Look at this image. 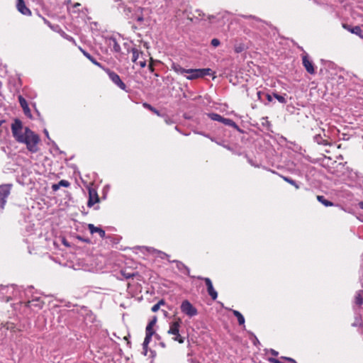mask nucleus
Masks as SVG:
<instances>
[{"label":"nucleus","mask_w":363,"mask_h":363,"mask_svg":"<svg viewBox=\"0 0 363 363\" xmlns=\"http://www.w3.org/2000/svg\"><path fill=\"white\" fill-rule=\"evenodd\" d=\"M33 289L32 286H29L23 290V299H21L19 302L32 310L41 309L44 305V301L40 296L33 295Z\"/></svg>","instance_id":"nucleus-1"},{"label":"nucleus","mask_w":363,"mask_h":363,"mask_svg":"<svg viewBox=\"0 0 363 363\" xmlns=\"http://www.w3.org/2000/svg\"><path fill=\"white\" fill-rule=\"evenodd\" d=\"M23 290L16 288L14 285L0 286V299L8 302L13 298L23 299Z\"/></svg>","instance_id":"nucleus-2"},{"label":"nucleus","mask_w":363,"mask_h":363,"mask_svg":"<svg viewBox=\"0 0 363 363\" xmlns=\"http://www.w3.org/2000/svg\"><path fill=\"white\" fill-rule=\"evenodd\" d=\"M40 142L39 136L28 128L24 129V136L20 142L26 145L27 149L33 153L38 151V144Z\"/></svg>","instance_id":"nucleus-3"},{"label":"nucleus","mask_w":363,"mask_h":363,"mask_svg":"<svg viewBox=\"0 0 363 363\" xmlns=\"http://www.w3.org/2000/svg\"><path fill=\"white\" fill-rule=\"evenodd\" d=\"M211 72L210 68L203 69H188L186 78L189 80H194L196 79L201 78L204 76L209 75Z\"/></svg>","instance_id":"nucleus-4"},{"label":"nucleus","mask_w":363,"mask_h":363,"mask_svg":"<svg viewBox=\"0 0 363 363\" xmlns=\"http://www.w3.org/2000/svg\"><path fill=\"white\" fill-rule=\"evenodd\" d=\"M104 70L106 72V73L108 74L109 79L111 80V82L114 84H116L121 89L128 91L126 90V85L121 80L120 76L117 73L109 69L108 68H104Z\"/></svg>","instance_id":"nucleus-5"},{"label":"nucleus","mask_w":363,"mask_h":363,"mask_svg":"<svg viewBox=\"0 0 363 363\" xmlns=\"http://www.w3.org/2000/svg\"><path fill=\"white\" fill-rule=\"evenodd\" d=\"M11 130L13 137L20 143L24 136V131L23 132V125L20 120L16 119L11 125Z\"/></svg>","instance_id":"nucleus-6"},{"label":"nucleus","mask_w":363,"mask_h":363,"mask_svg":"<svg viewBox=\"0 0 363 363\" xmlns=\"http://www.w3.org/2000/svg\"><path fill=\"white\" fill-rule=\"evenodd\" d=\"M12 184H5L0 185V208L3 210L6 203V199L10 195Z\"/></svg>","instance_id":"nucleus-7"},{"label":"nucleus","mask_w":363,"mask_h":363,"mask_svg":"<svg viewBox=\"0 0 363 363\" xmlns=\"http://www.w3.org/2000/svg\"><path fill=\"white\" fill-rule=\"evenodd\" d=\"M180 309L184 314L189 318L194 317L198 314L197 309L188 300H184L182 302Z\"/></svg>","instance_id":"nucleus-8"},{"label":"nucleus","mask_w":363,"mask_h":363,"mask_svg":"<svg viewBox=\"0 0 363 363\" xmlns=\"http://www.w3.org/2000/svg\"><path fill=\"white\" fill-rule=\"evenodd\" d=\"M193 277L196 278V277ZM196 279H200V280H203L205 281L208 295L211 297V298L213 300H216L218 297V293L213 288L211 280L208 277H199V276L197 277Z\"/></svg>","instance_id":"nucleus-9"},{"label":"nucleus","mask_w":363,"mask_h":363,"mask_svg":"<svg viewBox=\"0 0 363 363\" xmlns=\"http://www.w3.org/2000/svg\"><path fill=\"white\" fill-rule=\"evenodd\" d=\"M302 64L305 67L306 70L311 74H314L315 71L314 69L313 62L309 59L307 53H304L302 55Z\"/></svg>","instance_id":"nucleus-10"},{"label":"nucleus","mask_w":363,"mask_h":363,"mask_svg":"<svg viewBox=\"0 0 363 363\" xmlns=\"http://www.w3.org/2000/svg\"><path fill=\"white\" fill-rule=\"evenodd\" d=\"M182 324L181 318H177L174 322L169 323V328L167 333L171 335H177L179 333V328Z\"/></svg>","instance_id":"nucleus-11"},{"label":"nucleus","mask_w":363,"mask_h":363,"mask_svg":"<svg viewBox=\"0 0 363 363\" xmlns=\"http://www.w3.org/2000/svg\"><path fill=\"white\" fill-rule=\"evenodd\" d=\"M106 43L108 47L115 52L119 53L121 50L120 45L118 43L116 39L113 37H108L106 38Z\"/></svg>","instance_id":"nucleus-12"},{"label":"nucleus","mask_w":363,"mask_h":363,"mask_svg":"<svg viewBox=\"0 0 363 363\" xmlns=\"http://www.w3.org/2000/svg\"><path fill=\"white\" fill-rule=\"evenodd\" d=\"M16 8H17L18 11L23 15H25V16H30L31 15V11L26 6L24 0H17Z\"/></svg>","instance_id":"nucleus-13"},{"label":"nucleus","mask_w":363,"mask_h":363,"mask_svg":"<svg viewBox=\"0 0 363 363\" xmlns=\"http://www.w3.org/2000/svg\"><path fill=\"white\" fill-rule=\"evenodd\" d=\"M18 101L19 104L23 108L24 114L29 118H32L31 111L28 107V104L27 103V101L21 96H18Z\"/></svg>","instance_id":"nucleus-14"},{"label":"nucleus","mask_w":363,"mask_h":363,"mask_svg":"<svg viewBox=\"0 0 363 363\" xmlns=\"http://www.w3.org/2000/svg\"><path fill=\"white\" fill-rule=\"evenodd\" d=\"M169 262L175 263L177 269L179 272H181L182 273H183L187 276H190V269L184 263H182V262H180L179 260H173V261L169 260Z\"/></svg>","instance_id":"nucleus-15"},{"label":"nucleus","mask_w":363,"mask_h":363,"mask_svg":"<svg viewBox=\"0 0 363 363\" xmlns=\"http://www.w3.org/2000/svg\"><path fill=\"white\" fill-rule=\"evenodd\" d=\"M89 198L87 203L89 207L93 206L95 203L99 201V199L96 191L89 189Z\"/></svg>","instance_id":"nucleus-16"},{"label":"nucleus","mask_w":363,"mask_h":363,"mask_svg":"<svg viewBox=\"0 0 363 363\" xmlns=\"http://www.w3.org/2000/svg\"><path fill=\"white\" fill-rule=\"evenodd\" d=\"M88 229L89 230L91 234L96 233H99L100 238H104L106 236L105 231L102 228L95 226L94 224H88Z\"/></svg>","instance_id":"nucleus-17"},{"label":"nucleus","mask_w":363,"mask_h":363,"mask_svg":"<svg viewBox=\"0 0 363 363\" xmlns=\"http://www.w3.org/2000/svg\"><path fill=\"white\" fill-rule=\"evenodd\" d=\"M320 130L323 133V136L320 133H317L313 137V140L318 145H328V143L324 139V137H325V130L324 129H320Z\"/></svg>","instance_id":"nucleus-18"},{"label":"nucleus","mask_w":363,"mask_h":363,"mask_svg":"<svg viewBox=\"0 0 363 363\" xmlns=\"http://www.w3.org/2000/svg\"><path fill=\"white\" fill-rule=\"evenodd\" d=\"M80 50L82 52L83 55L87 59H89L93 64H94L95 65H96L104 69V67L102 66V65L101 63H99V62H97V60L93 56H91L89 52H87L86 51H85L84 50H83L82 48H80Z\"/></svg>","instance_id":"nucleus-19"},{"label":"nucleus","mask_w":363,"mask_h":363,"mask_svg":"<svg viewBox=\"0 0 363 363\" xmlns=\"http://www.w3.org/2000/svg\"><path fill=\"white\" fill-rule=\"evenodd\" d=\"M157 318L154 317V318L147 324L145 328V335L152 336L154 334L153 326L156 323Z\"/></svg>","instance_id":"nucleus-20"},{"label":"nucleus","mask_w":363,"mask_h":363,"mask_svg":"<svg viewBox=\"0 0 363 363\" xmlns=\"http://www.w3.org/2000/svg\"><path fill=\"white\" fill-rule=\"evenodd\" d=\"M130 51H131V52L133 54V57H132L133 62L135 63V64H138V60L140 58V55H143V52L138 50L135 48H131Z\"/></svg>","instance_id":"nucleus-21"},{"label":"nucleus","mask_w":363,"mask_h":363,"mask_svg":"<svg viewBox=\"0 0 363 363\" xmlns=\"http://www.w3.org/2000/svg\"><path fill=\"white\" fill-rule=\"evenodd\" d=\"M172 69L178 74H187L188 69H184L178 64H173L172 66Z\"/></svg>","instance_id":"nucleus-22"},{"label":"nucleus","mask_w":363,"mask_h":363,"mask_svg":"<svg viewBox=\"0 0 363 363\" xmlns=\"http://www.w3.org/2000/svg\"><path fill=\"white\" fill-rule=\"evenodd\" d=\"M221 123H223L225 125L233 127L237 130H240L238 125L231 119L223 118L221 121Z\"/></svg>","instance_id":"nucleus-23"},{"label":"nucleus","mask_w":363,"mask_h":363,"mask_svg":"<svg viewBox=\"0 0 363 363\" xmlns=\"http://www.w3.org/2000/svg\"><path fill=\"white\" fill-rule=\"evenodd\" d=\"M152 336H151V335H145V337L143 343V349L144 350V352H143L144 355H147L148 345L152 340Z\"/></svg>","instance_id":"nucleus-24"},{"label":"nucleus","mask_w":363,"mask_h":363,"mask_svg":"<svg viewBox=\"0 0 363 363\" xmlns=\"http://www.w3.org/2000/svg\"><path fill=\"white\" fill-rule=\"evenodd\" d=\"M233 315L238 318L239 325L245 326V318L238 311L233 310Z\"/></svg>","instance_id":"nucleus-25"},{"label":"nucleus","mask_w":363,"mask_h":363,"mask_svg":"<svg viewBox=\"0 0 363 363\" xmlns=\"http://www.w3.org/2000/svg\"><path fill=\"white\" fill-rule=\"evenodd\" d=\"M317 199L319 202H320L323 205H324L326 207L333 206L334 205L333 202L325 199V198L323 196L318 195L317 196Z\"/></svg>","instance_id":"nucleus-26"},{"label":"nucleus","mask_w":363,"mask_h":363,"mask_svg":"<svg viewBox=\"0 0 363 363\" xmlns=\"http://www.w3.org/2000/svg\"><path fill=\"white\" fill-rule=\"evenodd\" d=\"M207 116L212 121H218L220 123L223 119V116H221L220 115L216 113H207Z\"/></svg>","instance_id":"nucleus-27"},{"label":"nucleus","mask_w":363,"mask_h":363,"mask_svg":"<svg viewBox=\"0 0 363 363\" xmlns=\"http://www.w3.org/2000/svg\"><path fill=\"white\" fill-rule=\"evenodd\" d=\"M355 303L358 306L363 304V296L362 291H358L355 295Z\"/></svg>","instance_id":"nucleus-28"},{"label":"nucleus","mask_w":363,"mask_h":363,"mask_svg":"<svg viewBox=\"0 0 363 363\" xmlns=\"http://www.w3.org/2000/svg\"><path fill=\"white\" fill-rule=\"evenodd\" d=\"M281 177L285 182L294 186L296 189H299V185L292 179L287 177H284V176H282Z\"/></svg>","instance_id":"nucleus-29"},{"label":"nucleus","mask_w":363,"mask_h":363,"mask_svg":"<svg viewBox=\"0 0 363 363\" xmlns=\"http://www.w3.org/2000/svg\"><path fill=\"white\" fill-rule=\"evenodd\" d=\"M350 31L352 33H354L355 35H357L359 36H360L361 38H363V36H362V29L360 28L359 26H354L353 28H352Z\"/></svg>","instance_id":"nucleus-30"},{"label":"nucleus","mask_w":363,"mask_h":363,"mask_svg":"<svg viewBox=\"0 0 363 363\" xmlns=\"http://www.w3.org/2000/svg\"><path fill=\"white\" fill-rule=\"evenodd\" d=\"M273 96L281 104L286 103V100L284 96H281V95L278 94L277 93L274 92Z\"/></svg>","instance_id":"nucleus-31"},{"label":"nucleus","mask_w":363,"mask_h":363,"mask_svg":"<svg viewBox=\"0 0 363 363\" xmlns=\"http://www.w3.org/2000/svg\"><path fill=\"white\" fill-rule=\"evenodd\" d=\"M172 340L174 341H176V342H178L180 344H182L184 342V340L185 338L184 337H182L180 333H177V335H173L172 337Z\"/></svg>","instance_id":"nucleus-32"},{"label":"nucleus","mask_w":363,"mask_h":363,"mask_svg":"<svg viewBox=\"0 0 363 363\" xmlns=\"http://www.w3.org/2000/svg\"><path fill=\"white\" fill-rule=\"evenodd\" d=\"M164 301L163 300H160V301H158L156 304H155L152 307V312H157L159 309H160V307L161 305H164Z\"/></svg>","instance_id":"nucleus-33"},{"label":"nucleus","mask_w":363,"mask_h":363,"mask_svg":"<svg viewBox=\"0 0 363 363\" xmlns=\"http://www.w3.org/2000/svg\"><path fill=\"white\" fill-rule=\"evenodd\" d=\"M9 325H4L2 326L0 330H1V335H0V338L3 337V335H6V332L7 330H9Z\"/></svg>","instance_id":"nucleus-34"},{"label":"nucleus","mask_w":363,"mask_h":363,"mask_svg":"<svg viewBox=\"0 0 363 363\" xmlns=\"http://www.w3.org/2000/svg\"><path fill=\"white\" fill-rule=\"evenodd\" d=\"M59 185L60 186L69 187L70 186V183L67 180L62 179L59 182Z\"/></svg>","instance_id":"nucleus-35"},{"label":"nucleus","mask_w":363,"mask_h":363,"mask_svg":"<svg viewBox=\"0 0 363 363\" xmlns=\"http://www.w3.org/2000/svg\"><path fill=\"white\" fill-rule=\"evenodd\" d=\"M157 252L158 253V257H160L161 259H166L169 257V255L166 254L165 252L161 251H157Z\"/></svg>","instance_id":"nucleus-36"},{"label":"nucleus","mask_w":363,"mask_h":363,"mask_svg":"<svg viewBox=\"0 0 363 363\" xmlns=\"http://www.w3.org/2000/svg\"><path fill=\"white\" fill-rule=\"evenodd\" d=\"M211 43L213 47H218L220 44V40L217 38L212 39Z\"/></svg>","instance_id":"nucleus-37"},{"label":"nucleus","mask_w":363,"mask_h":363,"mask_svg":"<svg viewBox=\"0 0 363 363\" xmlns=\"http://www.w3.org/2000/svg\"><path fill=\"white\" fill-rule=\"evenodd\" d=\"M268 361L271 363H284L278 359H275V358H272V357H269L268 359Z\"/></svg>","instance_id":"nucleus-38"},{"label":"nucleus","mask_w":363,"mask_h":363,"mask_svg":"<svg viewBox=\"0 0 363 363\" xmlns=\"http://www.w3.org/2000/svg\"><path fill=\"white\" fill-rule=\"evenodd\" d=\"M137 65H138L141 68H144L146 66V60H139V61H138Z\"/></svg>","instance_id":"nucleus-39"},{"label":"nucleus","mask_w":363,"mask_h":363,"mask_svg":"<svg viewBox=\"0 0 363 363\" xmlns=\"http://www.w3.org/2000/svg\"><path fill=\"white\" fill-rule=\"evenodd\" d=\"M187 361L189 363H200L199 360H197L196 358H193V357L188 358Z\"/></svg>","instance_id":"nucleus-40"},{"label":"nucleus","mask_w":363,"mask_h":363,"mask_svg":"<svg viewBox=\"0 0 363 363\" xmlns=\"http://www.w3.org/2000/svg\"><path fill=\"white\" fill-rule=\"evenodd\" d=\"M143 107L150 110L151 111H152V108H154V107H152L150 104L147 103H143Z\"/></svg>","instance_id":"nucleus-41"},{"label":"nucleus","mask_w":363,"mask_h":363,"mask_svg":"<svg viewBox=\"0 0 363 363\" xmlns=\"http://www.w3.org/2000/svg\"><path fill=\"white\" fill-rule=\"evenodd\" d=\"M281 358L291 363H297L294 359L291 357H281Z\"/></svg>","instance_id":"nucleus-42"},{"label":"nucleus","mask_w":363,"mask_h":363,"mask_svg":"<svg viewBox=\"0 0 363 363\" xmlns=\"http://www.w3.org/2000/svg\"><path fill=\"white\" fill-rule=\"evenodd\" d=\"M60 188V185H59V182L57 184H55L52 186V189L53 191H57Z\"/></svg>","instance_id":"nucleus-43"},{"label":"nucleus","mask_w":363,"mask_h":363,"mask_svg":"<svg viewBox=\"0 0 363 363\" xmlns=\"http://www.w3.org/2000/svg\"><path fill=\"white\" fill-rule=\"evenodd\" d=\"M164 121L167 124H171L172 123V121L171 120V118L168 116H166L165 118H164Z\"/></svg>","instance_id":"nucleus-44"},{"label":"nucleus","mask_w":363,"mask_h":363,"mask_svg":"<svg viewBox=\"0 0 363 363\" xmlns=\"http://www.w3.org/2000/svg\"><path fill=\"white\" fill-rule=\"evenodd\" d=\"M269 352L274 356H277L279 354L278 352L274 349H270Z\"/></svg>","instance_id":"nucleus-45"},{"label":"nucleus","mask_w":363,"mask_h":363,"mask_svg":"<svg viewBox=\"0 0 363 363\" xmlns=\"http://www.w3.org/2000/svg\"><path fill=\"white\" fill-rule=\"evenodd\" d=\"M124 277L126 278V279H130V278H132L133 277L134 274H130V273H128V274H123Z\"/></svg>","instance_id":"nucleus-46"},{"label":"nucleus","mask_w":363,"mask_h":363,"mask_svg":"<svg viewBox=\"0 0 363 363\" xmlns=\"http://www.w3.org/2000/svg\"><path fill=\"white\" fill-rule=\"evenodd\" d=\"M144 20L143 16H139L136 17V21L138 22H143Z\"/></svg>","instance_id":"nucleus-47"},{"label":"nucleus","mask_w":363,"mask_h":363,"mask_svg":"<svg viewBox=\"0 0 363 363\" xmlns=\"http://www.w3.org/2000/svg\"><path fill=\"white\" fill-rule=\"evenodd\" d=\"M266 97H267V99L268 100V101L270 102L272 101V96L271 94H267Z\"/></svg>","instance_id":"nucleus-48"},{"label":"nucleus","mask_w":363,"mask_h":363,"mask_svg":"<svg viewBox=\"0 0 363 363\" xmlns=\"http://www.w3.org/2000/svg\"><path fill=\"white\" fill-rule=\"evenodd\" d=\"M262 94V92L261 91H258L257 92V97H258L259 99H261Z\"/></svg>","instance_id":"nucleus-49"},{"label":"nucleus","mask_w":363,"mask_h":363,"mask_svg":"<svg viewBox=\"0 0 363 363\" xmlns=\"http://www.w3.org/2000/svg\"><path fill=\"white\" fill-rule=\"evenodd\" d=\"M154 113L157 114V116H160V112L156 109V108H152V111Z\"/></svg>","instance_id":"nucleus-50"},{"label":"nucleus","mask_w":363,"mask_h":363,"mask_svg":"<svg viewBox=\"0 0 363 363\" xmlns=\"http://www.w3.org/2000/svg\"><path fill=\"white\" fill-rule=\"evenodd\" d=\"M43 132H44V133H45V136L48 138V139H50L49 133H48V130H47V129H45Z\"/></svg>","instance_id":"nucleus-51"},{"label":"nucleus","mask_w":363,"mask_h":363,"mask_svg":"<svg viewBox=\"0 0 363 363\" xmlns=\"http://www.w3.org/2000/svg\"><path fill=\"white\" fill-rule=\"evenodd\" d=\"M66 38L69 41L74 42V38L71 36H67Z\"/></svg>","instance_id":"nucleus-52"},{"label":"nucleus","mask_w":363,"mask_h":363,"mask_svg":"<svg viewBox=\"0 0 363 363\" xmlns=\"http://www.w3.org/2000/svg\"><path fill=\"white\" fill-rule=\"evenodd\" d=\"M199 133V134H201V135H203V136H205V137H206V138H210L212 141H213V138H210L208 135L204 134V133Z\"/></svg>","instance_id":"nucleus-53"},{"label":"nucleus","mask_w":363,"mask_h":363,"mask_svg":"<svg viewBox=\"0 0 363 363\" xmlns=\"http://www.w3.org/2000/svg\"><path fill=\"white\" fill-rule=\"evenodd\" d=\"M343 28L348 30L350 31V30L351 29L346 24H343L342 25Z\"/></svg>","instance_id":"nucleus-54"},{"label":"nucleus","mask_w":363,"mask_h":363,"mask_svg":"<svg viewBox=\"0 0 363 363\" xmlns=\"http://www.w3.org/2000/svg\"><path fill=\"white\" fill-rule=\"evenodd\" d=\"M248 162H249V163H250L251 165L255 166V167H258L257 165H255V164L253 163V162H252L250 159H249V160H248Z\"/></svg>","instance_id":"nucleus-55"},{"label":"nucleus","mask_w":363,"mask_h":363,"mask_svg":"<svg viewBox=\"0 0 363 363\" xmlns=\"http://www.w3.org/2000/svg\"><path fill=\"white\" fill-rule=\"evenodd\" d=\"M359 208H362L363 210V201H361L359 203Z\"/></svg>","instance_id":"nucleus-56"},{"label":"nucleus","mask_w":363,"mask_h":363,"mask_svg":"<svg viewBox=\"0 0 363 363\" xmlns=\"http://www.w3.org/2000/svg\"><path fill=\"white\" fill-rule=\"evenodd\" d=\"M80 6V4H79V3H76L74 4V7H75V8L77 6Z\"/></svg>","instance_id":"nucleus-57"},{"label":"nucleus","mask_w":363,"mask_h":363,"mask_svg":"<svg viewBox=\"0 0 363 363\" xmlns=\"http://www.w3.org/2000/svg\"><path fill=\"white\" fill-rule=\"evenodd\" d=\"M45 23H47L48 26H49L50 28H52L50 23L48 21H47L45 20Z\"/></svg>","instance_id":"nucleus-58"},{"label":"nucleus","mask_w":363,"mask_h":363,"mask_svg":"<svg viewBox=\"0 0 363 363\" xmlns=\"http://www.w3.org/2000/svg\"><path fill=\"white\" fill-rule=\"evenodd\" d=\"M45 23H47L48 26H49L50 28H52L50 23L48 21H47L45 20Z\"/></svg>","instance_id":"nucleus-59"},{"label":"nucleus","mask_w":363,"mask_h":363,"mask_svg":"<svg viewBox=\"0 0 363 363\" xmlns=\"http://www.w3.org/2000/svg\"><path fill=\"white\" fill-rule=\"evenodd\" d=\"M362 294H363V291H362Z\"/></svg>","instance_id":"nucleus-60"}]
</instances>
